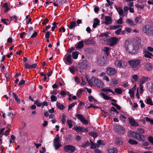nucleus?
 I'll return each mask as SVG.
<instances>
[{
    "instance_id": "10",
    "label": "nucleus",
    "mask_w": 153,
    "mask_h": 153,
    "mask_svg": "<svg viewBox=\"0 0 153 153\" xmlns=\"http://www.w3.org/2000/svg\"><path fill=\"white\" fill-rule=\"evenodd\" d=\"M105 61L103 56H100L97 58V63L100 66H103L105 64Z\"/></svg>"
},
{
    "instance_id": "32",
    "label": "nucleus",
    "mask_w": 153,
    "mask_h": 153,
    "mask_svg": "<svg viewBox=\"0 0 153 153\" xmlns=\"http://www.w3.org/2000/svg\"><path fill=\"white\" fill-rule=\"evenodd\" d=\"M146 68L148 71H150L152 68V65L151 63H148L146 65Z\"/></svg>"
},
{
    "instance_id": "5",
    "label": "nucleus",
    "mask_w": 153,
    "mask_h": 153,
    "mask_svg": "<svg viewBox=\"0 0 153 153\" xmlns=\"http://www.w3.org/2000/svg\"><path fill=\"white\" fill-rule=\"evenodd\" d=\"M64 149L67 152L73 153L75 150V147L73 146L68 145L65 146Z\"/></svg>"
},
{
    "instance_id": "57",
    "label": "nucleus",
    "mask_w": 153,
    "mask_h": 153,
    "mask_svg": "<svg viewBox=\"0 0 153 153\" xmlns=\"http://www.w3.org/2000/svg\"><path fill=\"white\" fill-rule=\"evenodd\" d=\"M109 50V48L108 47H105L104 49V51L105 52V53L107 54V56H108V51Z\"/></svg>"
},
{
    "instance_id": "35",
    "label": "nucleus",
    "mask_w": 153,
    "mask_h": 153,
    "mask_svg": "<svg viewBox=\"0 0 153 153\" xmlns=\"http://www.w3.org/2000/svg\"><path fill=\"white\" fill-rule=\"evenodd\" d=\"M122 90L120 88H117L114 89V92L119 94H121L122 93Z\"/></svg>"
},
{
    "instance_id": "39",
    "label": "nucleus",
    "mask_w": 153,
    "mask_h": 153,
    "mask_svg": "<svg viewBox=\"0 0 153 153\" xmlns=\"http://www.w3.org/2000/svg\"><path fill=\"white\" fill-rule=\"evenodd\" d=\"M76 23L75 22L73 21L71 22L70 26H68L69 28L70 29H72L75 27Z\"/></svg>"
},
{
    "instance_id": "63",
    "label": "nucleus",
    "mask_w": 153,
    "mask_h": 153,
    "mask_svg": "<svg viewBox=\"0 0 153 153\" xmlns=\"http://www.w3.org/2000/svg\"><path fill=\"white\" fill-rule=\"evenodd\" d=\"M83 91L82 90H81V89H79L77 91L76 95L77 96H79L80 95H81L82 93L83 92Z\"/></svg>"
},
{
    "instance_id": "15",
    "label": "nucleus",
    "mask_w": 153,
    "mask_h": 153,
    "mask_svg": "<svg viewBox=\"0 0 153 153\" xmlns=\"http://www.w3.org/2000/svg\"><path fill=\"white\" fill-rule=\"evenodd\" d=\"M128 120L130 125L132 126H139L137 122H136L134 119L131 118H128Z\"/></svg>"
},
{
    "instance_id": "21",
    "label": "nucleus",
    "mask_w": 153,
    "mask_h": 153,
    "mask_svg": "<svg viewBox=\"0 0 153 153\" xmlns=\"http://www.w3.org/2000/svg\"><path fill=\"white\" fill-rule=\"evenodd\" d=\"M100 94L105 100H111V97H109L108 95H106L103 93H101Z\"/></svg>"
},
{
    "instance_id": "42",
    "label": "nucleus",
    "mask_w": 153,
    "mask_h": 153,
    "mask_svg": "<svg viewBox=\"0 0 153 153\" xmlns=\"http://www.w3.org/2000/svg\"><path fill=\"white\" fill-rule=\"evenodd\" d=\"M34 103L38 107H40L42 105V103H40L38 100H36L34 101Z\"/></svg>"
},
{
    "instance_id": "60",
    "label": "nucleus",
    "mask_w": 153,
    "mask_h": 153,
    "mask_svg": "<svg viewBox=\"0 0 153 153\" xmlns=\"http://www.w3.org/2000/svg\"><path fill=\"white\" fill-rule=\"evenodd\" d=\"M122 26L121 25H115L113 26L112 27V29H114V30H116L117 29L119 28L120 27H121Z\"/></svg>"
},
{
    "instance_id": "41",
    "label": "nucleus",
    "mask_w": 153,
    "mask_h": 153,
    "mask_svg": "<svg viewBox=\"0 0 153 153\" xmlns=\"http://www.w3.org/2000/svg\"><path fill=\"white\" fill-rule=\"evenodd\" d=\"M50 98L51 101L52 102H55L57 100V97L54 95H52L51 97Z\"/></svg>"
},
{
    "instance_id": "37",
    "label": "nucleus",
    "mask_w": 153,
    "mask_h": 153,
    "mask_svg": "<svg viewBox=\"0 0 153 153\" xmlns=\"http://www.w3.org/2000/svg\"><path fill=\"white\" fill-rule=\"evenodd\" d=\"M147 88L149 91L150 92H152L153 90V84H150L149 85L147 86Z\"/></svg>"
},
{
    "instance_id": "56",
    "label": "nucleus",
    "mask_w": 153,
    "mask_h": 153,
    "mask_svg": "<svg viewBox=\"0 0 153 153\" xmlns=\"http://www.w3.org/2000/svg\"><path fill=\"white\" fill-rule=\"evenodd\" d=\"M66 116L64 115H63L62 116V119L61 120L63 124H65L66 121Z\"/></svg>"
},
{
    "instance_id": "25",
    "label": "nucleus",
    "mask_w": 153,
    "mask_h": 153,
    "mask_svg": "<svg viewBox=\"0 0 153 153\" xmlns=\"http://www.w3.org/2000/svg\"><path fill=\"white\" fill-rule=\"evenodd\" d=\"M94 22L93 25V28H95L97 25H100V20H94Z\"/></svg>"
},
{
    "instance_id": "48",
    "label": "nucleus",
    "mask_w": 153,
    "mask_h": 153,
    "mask_svg": "<svg viewBox=\"0 0 153 153\" xmlns=\"http://www.w3.org/2000/svg\"><path fill=\"white\" fill-rule=\"evenodd\" d=\"M111 82L113 85H117L118 84V81L116 79H111Z\"/></svg>"
},
{
    "instance_id": "50",
    "label": "nucleus",
    "mask_w": 153,
    "mask_h": 153,
    "mask_svg": "<svg viewBox=\"0 0 153 153\" xmlns=\"http://www.w3.org/2000/svg\"><path fill=\"white\" fill-rule=\"evenodd\" d=\"M111 104L113 106H115L118 110H120L121 109V107L117 104L114 103L113 102L111 103Z\"/></svg>"
},
{
    "instance_id": "53",
    "label": "nucleus",
    "mask_w": 153,
    "mask_h": 153,
    "mask_svg": "<svg viewBox=\"0 0 153 153\" xmlns=\"http://www.w3.org/2000/svg\"><path fill=\"white\" fill-rule=\"evenodd\" d=\"M97 144L98 145H105L103 141L101 140H99L97 142Z\"/></svg>"
},
{
    "instance_id": "9",
    "label": "nucleus",
    "mask_w": 153,
    "mask_h": 153,
    "mask_svg": "<svg viewBox=\"0 0 153 153\" xmlns=\"http://www.w3.org/2000/svg\"><path fill=\"white\" fill-rule=\"evenodd\" d=\"M78 66L82 69L87 68L88 66L87 61L85 60H83L82 62H79L78 63Z\"/></svg>"
},
{
    "instance_id": "19",
    "label": "nucleus",
    "mask_w": 153,
    "mask_h": 153,
    "mask_svg": "<svg viewBox=\"0 0 153 153\" xmlns=\"http://www.w3.org/2000/svg\"><path fill=\"white\" fill-rule=\"evenodd\" d=\"M122 61L116 60L115 61V64L117 67L120 68L123 67V66L122 65Z\"/></svg>"
},
{
    "instance_id": "26",
    "label": "nucleus",
    "mask_w": 153,
    "mask_h": 153,
    "mask_svg": "<svg viewBox=\"0 0 153 153\" xmlns=\"http://www.w3.org/2000/svg\"><path fill=\"white\" fill-rule=\"evenodd\" d=\"M115 143L117 145H119L123 143L122 139L121 137H117L115 139Z\"/></svg>"
},
{
    "instance_id": "20",
    "label": "nucleus",
    "mask_w": 153,
    "mask_h": 153,
    "mask_svg": "<svg viewBox=\"0 0 153 153\" xmlns=\"http://www.w3.org/2000/svg\"><path fill=\"white\" fill-rule=\"evenodd\" d=\"M84 46L83 41H79L77 43V45L76 47V48L77 49H81Z\"/></svg>"
},
{
    "instance_id": "47",
    "label": "nucleus",
    "mask_w": 153,
    "mask_h": 153,
    "mask_svg": "<svg viewBox=\"0 0 153 153\" xmlns=\"http://www.w3.org/2000/svg\"><path fill=\"white\" fill-rule=\"evenodd\" d=\"M112 20H105V21L103 23H104L106 25H108L112 23Z\"/></svg>"
},
{
    "instance_id": "45",
    "label": "nucleus",
    "mask_w": 153,
    "mask_h": 153,
    "mask_svg": "<svg viewBox=\"0 0 153 153\" xmlns=\"http://www.w3.org/2000/svg\"><path fill=\"white\" fill-rule=\"evenodd\" d=\"M76 104V102H72L70 105H68V111L70 110Z\"/></svg>"
},
{
    "instance_id": "38",
    "label": "nucleus",
    "mask_w": 153,
    "mask_h": 153,
    "mask_svg": "<svg viewBox=\"0 0 153 153\" xmlns=\"http://www.w3.org/2000/svg\"><path fill=\"white\" fill-rule=\"evenodd\" d=\"M146 103L151 105H153L152 102L150 97H149L146 100Z\"/></svg>"
},
{
    "instance_id": "12",
    "label": "nucleus",
    "mask_w": 153,
    "mask_h": 153,
    "mask_svg": "<svg viewBox=\"0 0 153 153\" xmlns=\"http://www.w3.org/2000/svg\"><path fill=\"white\" fill-rule=\"evenodd\" d=\"M67 54L64 57L63 60L65 64H67L66 62H67L69 64L72 63V59H71V54H69L67 56Z\"/></svg>"
},
{
    "instance_id": "36",
    "label": "nucleus",
    "mask_w": 153,
    "mask_h": 153,
    "mask_svg": "<svg viewBox=\"0 0 153 153\" xmlns=\"http://www.w3.org/2000/svg\"><path fill=\"white\" fill-rule=\"evenodd\" d=\"M73 121L71 120H67V123L69 127L70 128H71L73 126Z\"/></svg>"
},
{
    "instance_id": "58",
    "label": "nucleus",
    "mask_w": 153,
    "mask_h": 153,
    "mask_svg": "<svg viewBox=\"0 0 153 153\" xmlns=\"http://www.w3.org/2000/svg\"><path fill=\"white\" fill-rule=\"evenodd\" d=\"M88 100L90 102L93 101H96V100L95 99L93 96L91 95L88 97Z\"/></svg>"
},
{
    "instance_id": "27",
    "label": "nucleus",
    "mask_w": 153,
    "mask_h": 153,
    "mask_svg": "<svg viewBox=\"0 0 153 153\" xmlns=\"http://www.w3.org/2000/svg\"><path fill=\"white\" fill-rule=\"evenodd\" d=\"M144 56L146 58H151V56H153V55L148 51L145 52Z\"/></svg>"
},
{
    "instance_id": "16",
    "label": "nucleus",
    "mask_w": 153,
    "mask_h": 153,
    "mask_svg": "<svg viewBox=\"0 0 153 153\" xmlns=\"http://www.w3.org/2000/svg\"><path fill=\"white\" fill-rule=\"evenodd\" d=\"M95 78V77L93 76L91 78V79L89 80L88 78L87 77V76H86V80L88 82V83L89 85L91 86H92L94 85V80Z\"/></svg>"
},
{
    "instance_id": "29",
    "label": "nucleus",
    "mask_w": 153,
    "mask_h": 153,
    "mask_svg": "<svg viewBox=\"0 0 153 153\" xmlns=\"http://www.w3.org/2000/svg\"><path fill=\"white\" fill-rule=\"evenodd\" d=\"M129 94H130V96L132 99H133L134 97V92L133 91L132 89H129Z\"/></svg>"
},
{
    "instance_id": "2",
    "label": "nucleus",
    "mask_w": 153,
    "mask_h": 153,
    "mask_svg": "<svg viewBox=\"0 0 153 153\" xmlns=\"http://www.w3.org/2000/svg\"><path fill=\"white\" fill-rule=\"evenodd\" d=\"M137 130L138 132L130 131L128 133V135L139 141H143L146 140V136L142 134L144 133V130L141 128H138Z\"/></svg>"
},
{
    "instance_id": "14",
    "label": "nucleus",
    "mask_w": 153,
    "mask_h": 153,
    "mask_svg": "<svg viewBox=\"0 0 153 153\" xmlns=\"http://www.w3.org/2000/svg\"><path fill=\"white\" fill-rule=\"evenodd\" d=\"M135 23L132 20H126V22L129 25L134 26L137 23H141L142 21L141 20H135Z\"/></svg>"
},
{
    "instance_id": "8",
    "label": "nucleus",
    "mask_w": 153,
    "mask_h": 153,
    "mask_svg": "<svg viewBox=\"0 0 153 153\" xmlns=\"http://www.w3.org/2000/svg\"><path fill=\"white\" fill-rule=\"evenodd\" d=\"M107 74L110 76H114L117 73L116 69L111 67H108L106 68Z\"/></svg>"
},
{
    "instance_id": "61",
    "label": "nucleus",
    "mask_w": 153,
    "mask_h": 153,
    "mask_svg": "<svg viewBox=\"0 0 153 153\" xmlns=\"http://www.w3.org/2000/svg\"><path fill=\"white\" fill-rule=\"evenodd\" d=\"M89 41V43L90 44H94L95 43V42L94 41V39H88Z\"/></svg>"
},
{
    "instance_id": "13",
    "label": "nucleus",
    "mask_w": 153,
    "mask_h": 153,
    "mask_svg": "<svg viewBox=\"0 0 153 153\" xmlns=\"http://www.w3.org/2000/svg\"><path fill=\"white\" fill-rule=\"evenodd\" d=\"M94 84L95 85L98 87H102L103 85V83L101 80L95 77L94 80Z\"/></svg>"
},
{
    "instance_id": "6",
    "label": "nucleus",
    "mask_w": 153,
    "mask_h": 153,
    "mask_svg": "<svg viewBox=\"0 0 153 153\" xmlns=\"http://www.w3.org/2000/svg\"><path fill=\"white\" fill-rule=\"evenodd\" d=\"M118 39L115 37H112L107 39V42L109 45L112 47L115 46L116 44Z\"/></svg>"
},
{
    "instance_id": "64",
    "label": "nucleus",
    "mask_w": 153,
    "mask_h": 153,
    "mask_svg": "<svg viewBox=\"0 0 153 153\" xmlns=\"http://www.w3.org/2000/svg\"><path fill=\"white\" fill-rule=\"evenodd\" d=\"M25 68L27 69L30 68H31V65L27 63H26L25 65Z\"/></svg>"
},
{
    "instance_id": "17",
    "label": "nucleus",
    "mask_w": 153,
    "mask_h": 153,
    "mask_svg": "<svg viewBox=\"0 0 153 153\" xmlns=\"http://www.w3.org/2000/svg\"><path fill=\"white\" fill-rule=\"evenodd\" d=\"M53 143L55 149L56 150H58L61 146V143H60V140H58L56 142L55 140H54Z\"/></svg>"
},
{
    "instance_id": "23",
    "label": "nucleus",
    "mask_w": 153,
    "mask_h": 153,
    "mask_svg": "<svg viewBox=\"0 0 153 153\" xmlns=\"http://www.w3.org/2000/svg\"><path fill=\"white\" fill-rule=\"evenodd\" d=\"M12 95L13 97L15 99L16 101L19 104L20 103V101L19 98L18 96L16 95L15 93H12Z\"/></svg>"
},
{
    "instance_id": "54",
    "label": "nucleus",
    "mask_w": 153,
    "mask_h": 153,
    "mask_svg": "<svg viewBox=\"0 0 153 153\" xmlns=\"http://www.w3.org/2000/svg\"><path fill=\"white\" fill-rule=\"evenodd\" d=\"M148 140L151 143L153 144V137L152 136H149L148 137Z\"/></svg>"
},
{
    "instance_id": "18",
    "label": "nucleus",
    "mask_w": 153,
    "mask_h": 153,
    "mask_svg": "<svg viewBox=\"0 0 153 153\" xmlns=\"http://www.w3.org/2000/svg\"><path fill=\"white\" fill-rule=\"evenodd\" d=\"M128 142L131 145H136L138 144V142L137 141L131 139H129Z\"/></svg>"
},
{
    "instance_id": "44",
    "label": "nucleus",
    "mask_w": 153,
    "mask_h": 153,
    "mask_svg": "<svg viewBox=\"0 0 153 153\" xmlns=\"http://www.w3.org/2000/svg\"><path fill=\"white\" fill-rule=\"evenodd\" d=\"M65 140L67 141H70L72 139V135L71 134L67 135L65 138Z\"/></svg>"
},
{
    "instance_id": "11",
    "label": "nucleus",
    "mask_w": 153,
    "mask_h": 153,
    "mask_svg": "<svg viewBox=\"0 0 153 153\" xmlns=\"http://www.w3.org/2000/svg\"><path fill=\"white\" fill-rule=\"evenodd\" d=\"M115 131L120 135H123L125 132L124 128L123 127L119 126L115 127Z\"/></svg>"
},
{
    "instance_id": "1",
    "label": "nucleus",
    "mask_w": 153,
    "mask_h": 153,
    "mask_svg": "<svg viewBox=\"0 0 153 153\" xmlns=\"http://www.w3.org/2000/svg\"><path fill=\"white\" fill-rule=\"evenodd\" d=\"M141 40L139 38L136 39L134 43L130 40H127L125 41L124 48L126 51L130 54H136L138 52L139 48H142V45Z\"/></svg>"
},
{
    "instance_id": "7",
    "label": "nucleus",
    "mask_w": 153,
    "mask_h": 153,
    "mask_svg": "<svg viewBox=\"0 0 153 153\" xmlns=\"http://www.w3.org/2000/svg\"><path fill=\"white\" fill-rule=\"evenodd\" d=\"M77 118L80 120L83 124L87 125L88 122L85 118L81 114H77L76 115Z\"/></svg>"
},
{
    "instance_id": "59",
    "label": "nucleus",
    "mask_w": 153,
    "mask_h": 153,
    "mask_svg": "<svg viewBox=\"0 0 153 153\" xmlns=\"http://www.w3.org/2000/svg\"><path fill=\"white\" fill-rule=\"evenodd\" d=\"M132 78L134 80L136 81L138 79V76L136 74L134 75L132 77Z\"/></svg>"
},
{
    "instance_id": "62",
    "label": "nucleus",
    "mask_w": 153,
    "mask_h": 153,
    "mask_svg": "<svg viewBox=\"0 0 153 153\" xmlns=\"http://www.w3.org/2000/svg\"><path fill=\"white\" fill-rule=\"evenodd\" d=\"M89 131L88 129V128H85L84 127H82V132H88Z\"/></svg>"
},
{
    "instance_id": "52",
    "label": "nucleus",
    "mask_w": 153,
    "mask_h": 153,
    "mask_svg": "<svg viewBox=\"0 0 153 153\" xmlns=\"http://www.w3.org/2000/svg\"><path fill=\"white\" fill-rule=\"evenodd\" d=\"M145 119L147 122H149L151 124L153 125V119L151 120L148 117H145Z\"/></svg>"
},
{
    "instance_id": "34",
    "label": "nucleus",
    "mask_w": 153,
    "mask_h": 153,
    "mask_svg": "<svg viewBox=\"0 0 153 153\" xmlns=\"http://www.w3.org/2000/svg\"><path fill=\"white\" fill-rule=\"evenodd\" d=\"M88 134L90 135L91 136V137H93L94 138L97 137L98 135L97 133L95 132H90L88 133Z\"/></svg>"
},
{
    "instance_id": "55",
    "label": "nucleus",
    "mask_w": 153,
    "mask_h": 153,
    "mask_svg": "<svg viewBox=\"0 0 153 153\" xmlns=\"http://www.w3.org/2000/svg\"><path fill=\"white\" fill-rule=\"evenodd\" d=\"M69 69L71 73L73 74H74L75 71L74 67L73 66H72L71 67H69Z\"/></svg>"
},
{
    "instance_id": "33",
    "label": "nucleus",
    "mask_w": 153,
    "mask_h": 153,
    "mask_svg": "<svg viewBox=\"0 0 153 153\" xmlns=\"http://www.w3.org/2000/svg\"><path fill=\"white\" fill-rule=\"evenodd\" d=\"M90 145V143L88 140L84 142L82 144V147L84 148L89 146Z\"/></svg>"
},
{
    "instance_id": "22",
    "label": "nucleus",
    "mask_w": 153,
    "mask_h": 153,
    "mask_svg": "<svg viewBox=\"0 0 153 153\" xmlns=\"http://www.w3.org/2000/svg\"><path fill=\"white\" fill-rule=\"evenodd\" d=\"M56 106L59 109L61 110H63L65 108V106L62 104L58 102L56 103Z\"/></svg>"
},
{
    "instance_id": "28",
    "label": "nucleus",
    "mask_w": 153,
    "mask_h": 153,
    "mask_svg": "<svg viewBox=\"0 0 153 153\" xmlns=\"http://www.w3.org/2000/svg\"><path fill=\"white\" fill-rule=\"evenodd\" d=\"M79 53L77 51L73 52L72 53V56L73 58L76 59L77 58Z\"/></svg>"
},
{
    "instance_id": "51",
    "label": "nucleus",
    "mask_w": 153,
    "mask_h": 153,
    "mask_svg": "<svg viewBox=\"0 0 153 153\" xmlns=\"http://www.w3.org/2000/svg\"><path fill=\"white\" fill-rule=\"evenodd\" d=\"M51 34V33L49 31L46 32L45 35V37L46 39H49L50 38V35Z\"/></svg>"
},
{
    "instance_id": "31",
    "label": "nucleus",
    "mask_w": 153,
    "mask_h": 153,
    "mask_svg": "<svg viewBox=\"0 0 153 153\" xmlns=\"http://www.w3.org/2000/svg\"><path fill=\"white\" fill-rule=\"evenodd\" d=\"M99 36L100 37H105V38H107L109 37L108 32H106L105 33H102L100 34Z\"/></svg>"
},
{
    "instance_id": "43",
    "label": "nucleus",
    "mask_w": 153,
    "mask_h": 153,
    "mask_svg": "<svg viewBox=\"0 0 153 153\" xmlns=\"http://www.w3.org/2000/svg\"><path fill=\"white\" fill-rule=\"evenodd\" d=\"M117 11H118L119 15L120 16H125L123 15L124 13H123V9H122L120 8V9H119V10H117Z\"/></svg>"
},
{
    "instance_id": "46",
    "label": "nucleus",
    "mask_w": 153,
    "mask_h": 153,
    "mask_svg": "<svg viewBox=\"0 0 153 153\" xmlns=\"http://www.w3.org/2000/svg\"><path fill=\"white\" fill-rule=\"evenodd\" d=\"M140 142H142V145L143 146H147L149 145V142L147 141H146V140L143 141H140Z\"/></svg>"
},
{
    "instance_id": "40",
    "label": "nucleus",
    "mask_w": 153,
    "mask_h": 153,
    "mask_svg": "<svg viewBox=\"0 0 153 153\" xmlns=\"http://www.w3.org/2000/svg\"><path fill=\"white\" fill-rule=\"evenodd\" d=\"M90 141L91 143L90 148L91 149H93L96 148L97 147V145L93 142H92L91 140H90Z\"/></svg>"
},
{
    "instance_id": "4",
    "label": "nucleus",
    "mask_w": 153,
    "mask_h": 153,
    "mask_svg": "<svg viewBox=\"0 0 153 153\" xmlns=\"http://www.w3.org/2000/svg\"><path fill=\"white\" fill-rule=\"evenodd\" d=\"M143 31L148 35L153 34V27L149 25H146L143 26L142 29Z\"/></svg>"
},
{
    "instance_id": "30",
    "label": "nucleus",
    "mask_w": 153,
    "mask_h": 153,
    "mask_svg": "<svg viewBox=\"0 0 153 153\" xmlns=\"http://www.w3.org/2000/svg\"><path fill=\"white\" fill-rule=\"evenodd\" d=\"M73 129L76 131L77 132H82V127L80 126H78L76 127H74Z\"/></svg>"
},
{
    "instance_id": "3",
    "label": "nucleus",
    "mask_w": 153,
    "mask_h": 153,
    "mask_svg": "<svg viewBox=\"0 0 153 153\" xmlns=\"http://www.w3.org/2000/svg\"><path fill=\"white\" fill-rule=\"evenodd\" d=\"M141 60L139 59L130 60L128 61L129 65L132 68H137L140 66Z\"/></svg>"
},
{
    "instance_id": "24",
    "label": "nucleus",
    "mask_w": 153,
    "mask_h": 153,
    "mask_svg": "<svg viewBox=\"0 0 153 153\" xmlns=\"http://www.w3.org/2000/svg\"><path fill=\"white\" fill-rule=\"evenodd\" d=\"M117 150L115 148H111L108 150V153H117Z\"/></svg>"
},
{
    "instance_id": "49",
    "label": "nucleus",
    "mask_w": 153,
    "mask_h": 153,
    "mask_svg": "<svg viewBox=\"0 0 153 153\" xmlns=\"http://www.w3.org/2000/svg\"><path fill=\"white\" fill-rule=\"evenodd\" d=\"M124 12L123 13V15L125 16L127 15V13L126 12L128 10H129V8L127 6L124 7Z\"/></svg>"
}]
</instances>
